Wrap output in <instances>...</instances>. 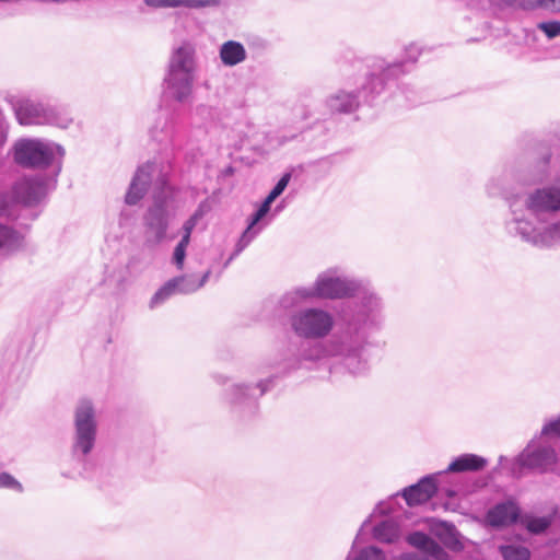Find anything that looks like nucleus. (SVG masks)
Here are the masks:
<instances>
[{"label":"nucleus","instance_id":"f257e3e1","mask_svg":"<svg viewBox=\"0 0 560 560\" xmlns=\"http://www.w3.org/2000/svg\"><path fill=\"white\" fill-rule=\"evenodd\" d=\"M288 323L292 334L300 339L291 343L289 355L281 364V375L275 373L256 383H237L226 388L223 394L231 413L240 420L254 418L259 410V398L272 390L280 377L298 370H313V359L307 357L306 349L323 343L336 326L335 315L320 306H304L290 313Z\"/></svg>","mask_w":560,"mask_h":560},{"label":"nucleus","instance_id":"f03ea898","mask_svg":"<svg viewBox=\"0 0 560 560\" xmlns=\"http://www.w3.org/2000/svg\"><path fill=\"white\" fill-rule=\"evenodd\" d=\"M384 322V302L377 293H366L360 301L349 302L323 343L307 347L305 353L313 359V370L323 360L337 358L351 375L365 374L369 363L363 352L370 335L380 331Z\"/></svg>","mask_w":560,"mask_h":560},{"label":"nucleus","instance_id":"7ed1b4c3","mask_svg":"<svg viewBox=\"0 0 560 560\" xmlns=\"http://www.w3.org/2000/svg\"><path fill=\"white\" fill-rule=\"evenodd\" d=\"M516 179L536 186L524 195V214L550 224L560 214V130L536 142L529 164L517 171Z\"/></svg>","mask_w":560,"mask_h":560},{"label":"nucleus","instance_id":"20e7f679","mask_svg":"<svg viewBox=\"0 0 560 560\" xmlns=\"http://www.w3.org/2000/svg\"><path fill=\"white\" fill-rule=\"evenodd\" d=\"M151 202L142 214L145 243L160 244L166 236L180 208V187L171 182L167 172L160 170L155 160L138 165L133 173L124 202L133 207L148 194L152 183Z\"/></svg>","mask_w":560,"mask_h":560},{"label":"nucleus","instance_id":"39448f33","mask_svg":"<svg viewBox=\"0 0 560 560\" xmlns=\"http://www.w3.org/2000/svg\"><path fill=\"white\" fill-rule=\"evenodd\" d=\"M514 180L521 184L516 176H514ZM486 191L489 197H500L508 205L511 218L505 221V230L509 235L517 236L523 242L542 249L560 244V219L552 221L547 226H536L533 219L524 214L525 194L515 186L510 174L503 173L489 179Z\"/></svg>","mask_w":560,"mask_h":560},{"label":"nucleus","instance_id":"423d86ee","mask_svg":"<svg viewBox=\"0 0 560 560\" xmlns=\"http://www.w3.org/2000/svg\"><path fill=\"white\" fill-rule=\"evenodd\" d=\"M366 293H376L361 279L349 277L340 267H330L319 272L311 287H296L285 292L279 304L288 310L310 300H342L355 298L360 301Z\"/></svg>","mask_w":560,"mask_h":560},{"label":"nucleus","instance_id":"0eeeda50","mask_svg":"<svg viewBox=\"0 0 560 560\" xmlns=\"http://www.w3.org/2000/svg\"><path fill=\"white\" fill-rule=\"evenodd\" d=\"M421 49L416 44L405 48V56L401 60L387 62L382 58H373L368 62L370 83L365 88L368 93L381 95L390 84H396L406 100L416 105V92L410 83L399 82L401 75L408 73L411 67L418 61Z\"/></svg>","mask_w":560,"mask_h":560},{"label":"nucleus","instance_id":"6e6552de","mask_svg":"<svg viewBox=\"0 0 560 560\" xmlns=\"http://www.w3.org/2000/svg\"><path fill=\"white\" fill-rule=\"evenodd\" d=\"M13 162L25 170H48L45 175L59 176L62 171L65 148L50 140L23 137L10 150Z\"/></svg>","mask_w":560,"mask_h":560},{"label":"nucleus","instance_id":"1a4fd4ad","mask_svg":"<svg viewBox=\"0 0 560 560\" xmlns=\"http://www.w3.org/2000/svg\"><path fill=\"white\" fill-rule=\"evenodd\" d=\"M538 436L535 435L515 457L508 458L500 455L498 464L489 471L491 479L497 478L503 471L512 479H521L526 470L546 474L553 469L558 463V455L551 445H537Z\"/></svg>","mask_w":560,"mask_h":560},{"label":"nucleus","instance_id":"9d476101","mask_svg":"<svg viewBox=\"0 0 560 560\" xmlns=\"http://www.w3.org/2000/svg\"><path fill=\"white\" fill-rule=\"evenodd\" d=\"M196 73V50L184 42L174 48L163 79L164 95L178 103H186L192 93Z\"/></svg>","mask_w":560,"mask_h":560},{"label":"nucleus","instance_id":"9b49d317","mask_svg":"<svg viewBox=\"0 0 560 560\" xmlns=\"http://www.w3.org/2000/svg\"><path fill=\"white\" fill-rule=\"evenodd\" d=\"M15 119L21 126L51 125L68 128L72 122L66 113L56 106L27 96L10 95L7 97Z\"/></svg>","mask_w":560,"mask_h":560},{"label":"nucleus","instance_id":"f8f14e48","mask_svg":"<svg viewBox=\"0 0 560 560\" xmlns=\"http://www.w3.org/2000/svg\"><path fill=\"white\" fill-rule=\"evenodd\" d=\"M97 421L91 400L81 399L74 410V434L72 455L82 462L93 451L96 443Z\"/></svg>","mask_w":560,"mask_h":560},{"label":"nucleus","instance_id":"ddd939ff","mask_svg":"<svg viewBox=\"0 0 560 560\" xmlns=\"http://www.w3.org/2000/svg\"><path fill=\"white\" fill-rule=\"evenodd\" d=\"M58 177L45 174L23 176L12 185L10 196L13 205L25 207L39 205L50 191L56 189Z\"/></svg>","mask_w":560,"mask_h":560},{"label":"nucleus","instance_id":"4468645a","mask_svg":"<svg viewBox=\"0 0 560 560\" xmlns=\"http://www.w3.org/2000/svg\"><path fill=\"white\" fill-rule=\"evenodd\" d=\"M438 474H429L421 477L416 483L404 488L400 492L392 495L388 501H381L375 506V512L381 515H387L394 512L393 503H397V498L401 495L408 506L423 504L435 497L439 492Z\"/></svg>","mask_w":560,"mask_h":560},{"label":"nucleus","instance_id":"2eb2a0df","mask_svg":"<svg viewBox=\"0 0 560 560\" xmlns=\"http://www.w3.org/2000/svg\"><path fill=\"white\" fill-rule=\"evenodd\" d=\"M370 83L369 71L361 86L353 91L338 90L326 98V106L332 114H352L361 104L371 105L378 96L368 93L365 88Z\"/></svg>","mask_w":560,"mask_h":560},{"label":"nucleus","instance_id":"dca6fc26","mask_svg":"<svg viewBox=\"0 0 560 560\" xmlns=\"http://www.w3.org/2000/svg\"><path fill=\"white\" fill-rule=\"evenodd\" d=\"M521 508L514 500L498 502L486 514V520L493 528H505L520 523Z\"/></svg>","mask_w":560,"mask_h":560},{"label":"nucleus","instance_id":"f3484780","mask_svg":"<svg viewBox=\"0 0 560 560\" xmlns=\"http://www.w3.org/2000/svg\"><path fill=\"white\" fill-rule=\"evenodd\" d=\"M488 465V459L481 455L465 453L456 456L442 474L447 472H479Z\"/></svg>","mask_w":560,"mask_h":560},{"label":"nucleus","instance_id":"a211bd4d","mask_svg":"<svg viewBox=\"0 0 560 560\" xmlns=\"http://www.w3.org/2000/svg\"><path fill=\"white\" fill-rule=\"evenodd\" d=\"M151 138L159 143H168L173 151L182 149L180 135L182 128L175 124L173 118L165 119L162 128L158 125L150 130Z\"/></svg>","mask_w":560,"mask_h":560},{"label":"nucleus","instance_id":"6ab92c4d","mask_svg":"<svg viewBox=\"0 0 560 560\" xmlns=\"http://www.w3.org/2000/svg\"><path fill=\"white\" fill-rule=\"evenodd\" d=\"M271 218L259 208L247 218V225L238 237L243 243L249 245L269 225Z\"/></svg>","mask_w":560,"mask_h":560},{"label":"nucleus","instance_id":"aec40b11","mask_svg":"<svg viewBox=\"0 0 560 560\" xmlns=\"http://www.w3.org/2000/svg\"><path fill=\"white\" fill-rule=\"evenodd\" d=\"M219 56L222 65L234 67L246 60L247 51L241 42L230 39L220 46Z\"/></svg>","mask_w":560,"mask_h":560},{"label":"nucleus","instance_id":"412c9836","mask_svg":"<svg viewBox=\"0 0 560 560\" xmlns=\"http://www.w3.org/2000/svg\"><path fill=\"white\" fill-rule=\"evenodd\" d=\"M371 520L368 517L363 524L361 525L359 532L357 533V536L354 538V541L352 544L351 551L347 556L346 560H386L385 552L376 547V546H368L359 550L358 552H354L353 549L358 542H360L361 535L363 533V529L365 526L370 524Z\"/></svg>","mask_w":560,"mask_h":560},{"label":"nucleus","instance_id":"4be33fe9","mask_svg":"<svg viewBox=\"0 0 560 560\" xmlns=\"http://www.w3.org/2000/svg\"><path fill=\"white\" fill-rule=\"evenodd\" d=\"M211 275V270L208 269L201 277H197V275H180L173 277L172 280H175V288L177 294H191L199 289H201L209 280Z\"/></svg>","mask_w":560,"mask_h":560},{"label":"nucleus","instance_id":"5701e85b","mask_svg":"<svg viewBox=\"0 0 560 560\" xmlns=\"http://www.w3.org/2000/svg\"><path fill=\"white\" fill-rule=\"evenodd\" d=\"M372 535L380 542L394 544L400 538V526L396 521L386 518L373 527Z\"/></svg>","mask_w":560,"mask_h":560},{"label":"nucleus","instance_id":"b1692460","mask_svg":"<svg viewBox=\"0 0 560 560\" xmlns=\"http://www.w3.org/2000/svg\"><path fill=\"white\" fill-rule=\"evenodd\" d=\"M550 516H537L530 513L521 514L520 523L529 534H544L551 526Z\"/></svg>","mask_w":560,"mask_h":560},{"label":"nucleus","instance_id":"393cba45","mask_svg":"<svg viewBox=\"0 0 560 560\" xmlns=\"http://www.w3.org/2000/svg\"><path fill=\"white\" fill-rule=\"evenodd\" d=\"M22 238L15 229L0 223V249L15 252L21 247Z\"/></svg>","mask_w":560,"mask_h":560},{"label":"nucleus","instance_id":"a878e982","mask_svg":"<svg viewBox=\"0 0 560 560\" xmlns=\"http://www.w3.org/2000/svg\"><path fill=\"white\" fill-rule=\"evenodd\" d=\"M444 527V533L440 535V539L443 545L452 551L459 552L465 546L462 541V536L459 532L456 529L455 525L447 522H442Z\"/></svg>","mask_w":560,"mask_h":560},{"label":"nucleus","instance_id":"bb28decb","mask_svg":"<svg viewBox=\"0 0 560 560\" xmlns=\"http://www.w3.org/2000/svg\"><path fill=\"white\" fill-rule=\"evenodd\" d=\"M498 551L503 560H530L532 557L529 548L518 544L500 545Z\"/></svg>","mask_w":560,"mask_h":560},{"label":"nucleus","instance_id":"cd10ccee","mask_svg":"<svg viewBox=\"0 0 560 560\" xmlns=\"http://www.w3.org/2000/svg\"><path fill=\"white\" fill-rule=\"evenodd\" d=\"M176 294L175 280L170 279L152 295L149 307L153 310Z\"/></svg>","mask_w":560,"mask_h":560},{"label":"nucleus","instance_id":"c85d7f7f","mask_svg":"<svg viewBox=\"0 0 560 560\" xmlns=\"http://www.w3.org/2000/svg\"><path fill=\"white\" fill-rule=\"evenodd\" d=\"M431 541H432V538L428 534H425L424 532H421V530L412 532L407 536V542L410 546L416 547L423 551L427 549V547L429 546V544Z\"/></svg>","mask_w":560,"mask_h":560},{"label":"nucleus","instance_id":"c756f323","mask_svg":"<svg viewBox=\"0 0 560 560\" xmlns=\"http://www.w3.org/2000/svg\"><path fill=\"white\" fill-rule=\"evenodd\" d=\"M474 10H486L492 5H513L515 0H464Z\"/></svg>","mask_w":560,"mask_h":560},{"label":"nucleus","instance_id":"7c9ffc66","mask_svg":"<svg viewBox=\"0 0 560 560\" xmlns=\"http://www.w3.org/2000/svg\"><path fill=\"white\" fill-rule=\"evenodd\" d=\"M538 438H551V439H560V415L555 418V419H550L549 421H547L539 435H537Z\"/></svg>","mask_w":560,"mask_h":560},{"label":"nucleus","instance_id":"2f4dec72","mask_svg":"<svg viewBox=\"0 0 560 560\" xmlns=\"http://www.w3.org/2000/svg\"><path fill=\"white\" fill-rule=\"evenodd\" d=\"M540 30L549 39H553L560 35V21H544L537 24Z\"/></svg>","mask_w":560,"mask_h":560},{"label":"nucleus","instance_id":"473e14b6","mask_svg":"<svg viewBox=\"0 0 560 560\" xmlns=\"http://www.w3.org/2000/svg\"><path fill=\"white\" fill-rule=\"evenodd\" d=\"M0 489H11L19 493L23 492L22 483L9 472H0Z\"/></svg>","mask_w":560,"mask_h":560},{"label":"nucleus","instance_id":"72a5a7b5","mask_svg":"<svg viewBox=\"0 0 560 560\" xmlns=\"http://www.w3.org/2000/svg\"><path fill=\"white\" fill-rule=\"evenodd\" d=\"M291 177L292 173L290 171L284 172L269 192L276 196L277 198L280 197L288 187Z\"/></svg>","mask_w":560,"mask_h":560},{"label":"nucleus","instance_id":"f704fd0d","mask_svg":"<svg viewBox=\"0 0 560 560\" xmlns=\"http://www.w3.org/2000/svg\"><path fill=\"white\" fill-rule=\"evenodd\" d=\"M187 257V249L176 245L173 249L172 254V264L176 267L177 270H183L185 266V260Z\"/></svg>","mask_w":560,"mask_h":560},{"label":"nucleus","instance_id":"c9c22d12","mask_svg":"<svg viewBox=\"0 0 560 560\" xmlns=\"http://www.w3.org/2000/svg\"><path fill=\"white\" fill-rule=\"evenodd\" d=\"M424 551L436 560H446L447 558V552L445 551V549L434 539H432V541L429 544Z\"/></svg>","mask_w":560,"mask_h":560},{"label":"nucleus","instance_id":"e433bc0d","mask_svg":"<svg viewBox=\"0 0 560 560\" xmlns=\"http://www.w3.org/2000/svg\"><path fill=\"white\" fill-rule=\"evenodd\" d=\"M13 206L11 196L7 191H0V217H7Z\"/></svg>","mask_w":560,"mask_h":560},{"label":"nucleus","instance_id":"4c0bfd02","mask_svg":"<svg viewBox=\"0 0 560 560\" xmlns=\"http://www.w3.org/2000/svg\"><path fill=\"white\" fill-rule=\"evenodd\" d=\"M524 8H550L552 10L560 11V0H534Z\"/></svg>","mask_w":560,"mask_h":560},{"label":"nucleus","instance_id":"58836bf2","mask_svg":"<svg viewBox=\"0 0 560 560\" xmlns=\"http://www.w3.org/2000/svg\"><path fill=\"white\" fill-rule=\"evenodd\" d=\"M246 243H243L240 238L237 240L235 247L230 257L223 264V269L228 268L229 265L247 247Z\"/></svg>","mask_w":560,"mask_h":560},{"label":"nucleus","instance_id":"ea45409f","mask_svg":"<svg viewBox=\"0 0 560 560\" xmlns=\"http://www.w3.org/2000/svg\"><path fill=\"white\" fill-rule=\"evenodd\" d=\"M209 210H210L209 202L207 199H205L198 203L197 208L191 213V215H194L198 220H201L208 213Z\"/></svg>","mask_w":560,"mask_h":560},{"label":"nucleus","instance_id":"a19ab883","mask_svg":"<svg viewBox=\"0 0 560 560\" xmlns=\"http://www.w3.org/2000/svg\"><path fill=\"white\" fill-rule=\"evenodd\" d=\"M392 560H431L429 557L419 555L417 552H402Z\"/></svg>","mask_w":560,"mask_h":560},{"label":"nucleus","instance_id":"79ce46f5","mask_svg":"<svg viewBox=\"0 0 560 560\" xmlns=\"http://www.w3.org/2000/svg\"><path fill=\"white\" fill-rule=\"evenodd\" d=\"M220 0H191V9H201L207 7H219Z\"/></svg>","mask_w":560,"mask_h":560},{"label":"nucleus","instance_id":"37998d69","mask_svg":"<svg viewBox=\"0 0 560 560\" xmlns=\"http://www.w3.org/2000/svg\"><path fill=\"white\" fill-rule=\"evenodd\" d=\"M276 199H277L276 196L268 192V195L264 198V200L258 205L257 208L261 209L262 211H265L269 214L271 212V206Z\"/></svg>","mask_w":560,"mask_h":560},{"label":"nucleus","instance_id":"c03bdc74","mask_svg":"<svg viewBox=\"0 0 560 560\" xmlns=\"http://www.w3.org/2000/svg\"><path fill=\"white\" fill-rule=\"evenodd\" d=\"M199 221L200 220L190 214L189 218L184 221L182 231L191 234Z\"/></svg>","mask_w":560,"mask_h":560},{"label":"nucleus","instance_id":"a18cd8bd","mask_svg":"<svg viewBox=\"0 0 560 560\" xmlns=\"http://www.w3.org/2000/svg\"><path fill=\"white\" fill-rule=\"evenodd\" d=\"M235 172H236V168L232 164H230L220 172L219 177L220 178L231 177L235 174Z\"/></svg>","mask_w":560,"mask_h":560},{"label":"nucleus","instance_id":"49530a36","mask_svg":"<svg viewBox=\"0 0 560 560\" xmlns=\"http://www.w3.org/2000/svg\"><path fill=\"white\" fill-rule=\"evenodd\" d=\"M190 240H191V234L183 232L182 237L176 245L182 246L187 249V247L190 243Z\"/></svg>","mask_w":560,"mask_h":560},{"label":"nucleus","instance_id":"de8ad7c7","mask_svg":"<svg viewBox=\"0 0 560 560\" xmlns=\"http://www.w3.org/2000/svg\"><path fill=\"white\" fill-rule=\"evenodd\" d=\"M285 208V200L282 199L279 203L276 205V207L273 208V211H272V214H271V220L277 215L279 214L283 209Z\"/></svg>","mask_w":560,"mask_h":560},{"label":"nucleus","instance_id":"09e8293b","mask_svg":"<svg viewBox=\"0 0 560 560\" xmlns=\"http://www.w3.org/2000/svg\"><path fill=\"white\" fill-rule=\"evenodd\" d=\"M164 1L165 0H144V3L148 7H152V8H164Z\"/></svg>","mask_w":560,"mask_h":560},{"label":"nucleus","instance_id":"8fccbe9b","mask_svg":"<svg viewBox=\"0 0 560 560\" xmlns=\"http://www.w3.org/2000/svg\"><path fill=\"white\" fill-rule=\"evenodd\" d=\"M212 377L220 385H223L229 381V377L222 374H213Z\"/></svg>","mask_w":560,"mask_h":560},{"label":"nucleus","instance_id":"3c124183","mask_svg":"<svg viewBox=\"0 0 560 560\" xmlns=\"http://www.w3.org/2000/svg\"><path fill=\"white\" fill-rule=\"evenodd\" d=\"M180 3V0H165L164 8H179Z\"/></svg>","mask_w":560,"mask_h":560},{"label":"nucleus","instance_id":"603ef678","mask_svg":"<svg viewBox=\"0 0 560 560\" xmlns=\"http://www.w3.org/2000/svg\"><path fill=\"white\" fill-rule=\"evenodd\" d=\"M445 494L448 498H454L456 495V491L454 489L447 488L445 489Z\"/></svg>","mask_w":560,"mask_h":560},{"label":"nucleus","instance_id":"864d4df0","mask_svg":"<svg viewBox=\"0 0 560 560\" xmlns=\"http://www.w3.org/2000/svg\"><path fill=\"white\" fill-rule=\"evenodd\" d=\"M180 7L191 9V0H180Z\"/></svg>","mask_w":560,"mask_h":560}]
</instances>
